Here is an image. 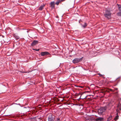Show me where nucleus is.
Masks as SVG:
<instances>
[{
    "mask_svg": "<svg viewBox=\"0 0 121 121\" xmlns=\"http://www.w3.org/2000/svg\"><path fill=\"white\" fill-rule=\"evenodd\" d=\"M56 121H60V118H56Z\"/></svg>",
    "mask_w": 121,
    "mask_h": 121,
    "instance_id": "18",
    "label": "nucleus"
},
{
    "mask_svg": "<svg viewBox=\"0 0 121 121\" xmlns=\"http://www.w3.org/2000/svg\"><path fill=\"white\" fill-rule=\"evenodd\" d=\"M55 2L54 1L50 3V7L52 9H54L55 7Z\"/></svg>",
    "mask_w": 121,
    "mask_h": 121,
    "instance_id": "6",
    "label": "nucleus"
},
{
    "mask_svg": "<svg viewBox=\"0 0 121 121\" xmlns=\"http://www.w3.org/2000/svg\"><path fill=\"white\" fill-rule=\"evenodd\" d=\"M45 5H41L39 8V10H42L43 8L44 7Z\"/></svg>",
    "mask_w": 121,
    "mask_h": 121,
    "instance_id": "9",
    "label": "nucleus"
},
{
    "mask_svg": "<svg viewBox=\"0 0 121 121\" xmlns=\"http://www.w3.org/2000/svg\"><path fill=\"white\" fill-rule=\"evenodd\" d=\"M33 49V50H35V51H39V50L40 49Z\"/></svg>",
    "mask_w": 121,
    "mask_h": 121,
    "instance_id": "17",
    "label": "nucleus"
},
{
    "mask_svg": "<svg viewBox=\"0 0 121 121\" xmlns=\"http://www.w3.org/2000/svg\"><path fill=\"white\" fill-rule=\"evenodd\" d=\"M89 92L88 91H84V94L85 93H86V92Z\"/></svg>",
    "mask_w": 121,
    "mask_h": 121,
    "instance_id": "19",
    "label": "nucleus"
},
{
    "mask_svg": "<svg viewBox=\"0 0 121 121\" xmlns=\"http://www.w3.org/2000/svg\"><path fill=\"white\" fill-rule=\"evenodd\" d=\"M117 114L118 115V113H117ZM118 117H119V116H118V115H117V116H116L115 117V118L114 119V120H117L118 118Z\"/></svg>",
    "mask_w": 121,
    "mask_h": 121,
    "instance_id": "14",
    "label": "nucleus"
},
{
    "mask_svg": "<svg viewBox=\"0 0 121 121\" xmlns=\"http://www.w3.org/2000/svg\"><path fill=\"white\" fill-rule=\"evenodd\" d=\"M96 116V117H97V116Z\"/></svg>",
    "mask_w": 121,
    "mask_h": 121,
    "instance_id": "26",
    "label": "nucleus"
},
{
    "mask_svg": "<svg viewBox=\"0 0 121 121\" xmlns=\"http://www.w3.org/2000/svg\"><path fill=\"white\" fill-rule=\"evenodd\" d=\"M87 88H88V89H89V87H87Z\"/></svg>",
    "mask_w": 121,
    "mask_h": 121,
    "instance_id": "25",
    "label": "nucleus"
},
{
    "mask_svg": "<svg viewBox=\"0 0 121 121\" xmlns=\"http://www.w3.org/2000/svg\"><path fill=\"white\" fill-rule=\"evenodd\" d=\"M104 15L105 17L108 19H109L110 17L111 13L109 12L106 11L105 13L104 14Z\"/></svg>",
    "mask_w": 121,
    "mask_h": 121,
    "instance_id": "3",
    "label": "nucleus"
},
{
    "mask_svg": "<svg viewBox=\"0 0 121 121\" xmlns=\"http://www.w3.org/2000/svg\"><path fill=\"white\" fill-rule=\"evenodd\" d=\"M83 57H82L80 59L75 58L73 60V62L74 64L77 63L81 61L82 60Z\"/></svg>",
    "mask_w": 121,
    "mask_h": 121,
    "instance_id": "2",
    "label": "nucleus"
},
{
    "mask_svg": "<svg viewBox=\"0 0 121 121\" xmlns=\"http://www.w3.org/2000/svg\"><path fill=\"white\" fill-rule=\"evenodd\" d=\"M86 97V96H85V97L84 98V99Z\"/></svg>",
    "mask_w": 121,
    "mask_h": 121,
    "instance_id": "23",
    "label": "nucleus"
},
{
    "mask_svg": "<svg viewBox=\"0 0 121 121\" xmlns=\"http://www.w3.org/2000/svg\"><path fill=\"white\" fill-rule=\"evenodd\" d=\"M107 109V107L101 108L98 111V113L99 115H101L103 112H105Z\"/></svg>",
    "mask_w": 121,
    "mask_h": 121,
    "instance_id": "1",
    "label": "nucleus"
},
{
    "mask_svg": "<svg viewBox=\"0 0 121 121\" xmlns=\"http://www.w3.org/2000/svg\"><path fill=\"white\" fill-rule=\"evenodd\" d=\"M82 95H81V96L80 97V98L81 97V96H82Z\"/></svg>",
    "mask_w": 121,
    "mask_h": 121,
    "instance_id": "24",
    "label": "nucleus"
},
{
    "mask_svg": "<svg viewBox=\"0 0 121 121\" xmlns=\"http://www.w3.org/2000/svg\"><path fill=\"white\" fill-rule=\"evenodd\" d=\"M112 116H110L107 119V121H109L110 120H111L112 119Z\"/></svg>",
    "mask_w": 121,
    "mask_h": 121,
    "instance_id": "13",
    "label": "nucleus"
},
{
    "mask_svg": "<svg viewBox=\"0 0 121 121\" xmlns=\"http://www.w3.org/2000/svg\"><path fill=\"white\" fill-rule=\"evenodd\" d=\"M118 5L119 10V11L120 12L117 13V15L118 16L121 17V5Z\"/></svg>",
    "mask_w": 121,
    "mask_h": 121,
    "instance_id": "4",
    "label": "nucleus"
},
{
    "mask_svg": "<svg viewBox=\"0 0 121 121\" xmlns=\"http://www.w3.org/2000/svg\"><path fill=\"white\" fill-rule=\"evenodd\" d=\"M86 87H84V88H83V89H86Z\"/></svg>",
    "mask_w": 121,
    "mask_h": 121,
    "instance_id": "21",
    "label": "nucleus"
},
{
    "mask_svg": "<svg viewBox=\"0 0 121 121\" xmlns=\"http://www.w3.org/2000/svg\"><path fill=\"white\" fill-rule=\"evenodd\" d=\"M57 101H59L60 100H59V99H58Z\"/></svg>",
    "mask_w": 121,
    "mask_h": 121,
    "instance_id": "22",
    "label": "nucleus"
},
{
    "mask_svg": "<svg viewBox=\"0 0 121 121\" xmlns=\"http://www.w3.org/2000/svg\"><path fill=\"white\" fill-rule=\"evenodd\" d=\"M104 120V118L103 117H99L95 119L96 121H103Z\"/></svg>",
    "mask_w": 121,
    "mask_h": 121,
    "instance_id": "8",
    "label": "nucleus"
},
{
    "mask_svg": "<svg viewBox=\"0 0 121 121\" xmlns=\"http://www.w3.org/2000/svg\"><path fill=\"white\" fill-rule=\"evenodd\" d=\"M38 41L34 40L31 43V46H33L37 44H38Z\"/></svg>",
    "mask_w": 121,
    "mask_h": 121,
    "instance_id": "7",
    "label": "nucleus"
},
{
    "mask_svg": "<svg viewBox=\"0 0 121 121\" xmlns=\"http://www.w3.org/2000/svg\"><path fill=\"white\" fill-rule=\"evenodd\" d=\"M48 121H54L53 118L52 117H49L48 118Z\"/></svg>",
    "mask_w": 121,
    "mask_h": 121,
    "instance_id": "12",
    "label": "nucleus"
},
{
    "mask_svg": "<svg viewBox=\"0 0 121 121\" xmlns=\"http://www.w3.org/2000/svg\"><path fill=\"white\" fill-rule=\"evenodd\" d=\"M61 2V0H57L55 4L58 5H59V3Z\"/></svg>",
    "mask_w": 121,
    "mask_h": 121,
    "instance_id": "11",
    "label": "nucleus"
},
{
    "mask_svg": "<svg viewBox=\"0 0 121 121\" xmlns=\"http://www.w3.org/2000/svg\"><path fill=\"white\" fill-rule=\"evenodd\" d=\"M99 75L100 76H102V75L100 74V73H99Z\"/></svg>",
    "mask_w": 121,
    "mask_h": 121,
    "instance_id": "20",
    "label": "nucleus"
},
{
    "mask_svg": "<svg viewBox=\"0 0 121 121\" xmlns=\"http://www.w3.org/2000/svg\"><path fill=\"white\" fill-rule=\"evenodd\" d=\"M87 24L86 23H84V27H86L87 26Z\"/></svg>",
    "mask_w": 121,
    "mask_h": 121,
    "instance_id": "16",
    "label": "nucleus"
},
{
    "mask_svg": "<svg viewBox=\"0 0 121 121\" xmlns=\"http://www.w3.org/2000/svg\"><path fill=\"white\" fill-rule=\"evenodd\" d=\"M118 108H119L120 110L121 111V104L119 105L118 106Z\"/></svg>",
    "mask_w": 121,
    "mask_h": 121,
    "instance_id": "15",
    "label": "nucleus"
},
{
    "mask_svg": "<svg viewBox=\"0 0 121 121\" xmlns=\"http://www.w3.org/2000/svg\"><path fill=\"white\" fill-rule=\"evenodd\" d=\"M112 90L111 89H105L104 90V91L105 92H109V91H112Z\"/></svg>",
    "mask_w": 121,
    "mask_h": 121,
    "instance_id": "10",
    "label": "nucleus"
},
{
    "mask_svg": "<svg viewBox=\"0 0 121 121\" xmlns=\"http://www.w3.org/2000/svg\"><path fill=\"white\" fill-rule=\"evenodd\" d=\"M49 53L47 52H42L41 53V56H44L46 55L49 54Z\"/></svg>",
    "mask_w": 121,
    "mask_h": 121,
    "instance_id": "5",
    "label": "nucleus"
}]
</instances>
